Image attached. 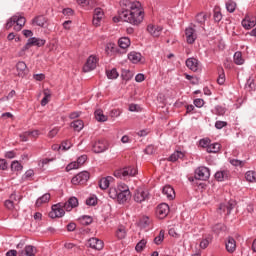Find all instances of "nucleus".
Returning <instances> with one entry per match:
<instances>
[{"mask_svg": "<svg viewBox=\"0 0 256 256\" xmlns=\"http://www.w3.org/2000/svg\"><path fill=\"white\" fill-rule=\"evenodd\" d=\"M162 193L167 197V199H169V201H173V199H175V190L169 185L163 187Z\"/></svg>", "mask_w": 256, "mask_h": 256, "instance_id": "obj_23", "label": "nucleus"}, {"mask_svg": "<svg viewBox=\"0 0 256 256\" xmlns=\"http://www.w3.org/2000/svg\"><path fill=\"white\" fill-rule=\"evenodd\" d=\"M89 177V172L82 171L72 178L71 183H73V185H83V183L89 181Z\"/></svg>", "mask_w": 256, "mask_h": 256, "instance_id": "obj_6", "label": "nucleus"}, {"mask_svg": "<svg viewBox=\"0 0 256 256\" xmlns=\"http://www.w3.org/2000/svg\"><path fill=\"white\" fill-rule=\"evenodd\" d=\"M79 221L81 225H84V226L91 225V223H93V217L84 215L79 218Z\"/></svg>", "mask_w": 256, "mask_h": 256, "instance_id": "obj_40", "label": "nucleus"}, {"mask_svg": "<svg viewBox=\"0 0 256 256\" xmlns=\"http://www.w3.org/2000/svg\"><path fill=\"white\" fill-rule=\"evenodd\" d=\"M212 231L215 235H221V233H225V231H227V226L223 223H218L212 226Z\"/></svg>", "mask_w": 256, "mask_h": 256, "instance_id": "obj_29", "label": "nucleus"}, {"mask_svg": "<svg viewBox=\"0 0 256 256\" xmlns=\"http://www.w3.org/2000/svg\"><path fill=\"white\" fill-rule=\"evenodd\" d=\"M106 75L108 79H117V77H119V72H117L116 68H113L111 70H107Z\"/></svg>", "mask_w": 256, "mask_h": 256, "instance_id": "obj_44", "label": "nucleus"}, {"mask_svg": "<svg viewBox=\"0 0 256 256\" xmlns=\"http://www.w3.org/2000/svg\"><path fill=\"white\" fill-rule=\"evenodd\" d=\"M65 215V210L63 209V205L61 203L52 205V211L49 213V217L51 219H57L59 217H63Z\"/></svg>", "mask_w": 256, "mask_h": 256, "instance_id": "obj_7", "label": "nucleus"}, {"mask_svg": "<svg viewBox=\"0 0 256 256\" xmlns=\"http://www.w3.org/2000/svg\"><path fill=\"white\" fill-rule=\"evenodd\" d=\"M233 209H235V204L232 202L222 203L219 206L218 213H220V215H223V213H225V215H231Z\"/></svg>", "mask_w": 256, "mask_h": 256, "instance_id": "obj_12", "label": "nucleus"}, {"mask_svg": "<svg viewBox=\"0 0 256 256\" xmlns=\"http://www.w3.org/2000/svg\"><path fill=\"white\" fill-rule=\"evenodd\" d=\"M120 49H128L131 46V39L129 37H122L118 40Z\"/></svg>", "mask_w": 256, "mask_h": 256, "instance_id": "obj_32", "label": "nucleus"}, {"mask_svg": "<svg viewBox=\"0 0 256 256\" xmlns=\"http://www.w3.org/2000/svg\"><path fill=\"white\" fill-rule=\"evenodd\" d=\"M235 65H243L245 63V59H243V54L241 51H237L233 56Z\"/></svg>", "mask_w": 256, "mask_h": 256, "instance_id": "obj_35", "label": "nucleus"}, {"mask_svg": "<svg viewBox=\"0 0 256 256\" xmlns=\"http://www.w3.org/2000/svg\"><path fill=\"white\" fill-rule=\"evenodd\" d=\"M165 241V230H160L159 235L154 238L155 245H161Z\"/></svg>", "mask_w": 256, "mask_h": 256, "instance_id": "obj_39", "label": "nucleus"}, {"mask_svg": "<svg viewBox=\"0 0 256 256\" xmlns=\"http://www.w3.org/2000/svg\"><path fill=\"white\" fill-rule=\"evenodd\" d=\"M14 21H16V25L14 26V31H21L25 26V17L14 15Z\"/></svg>", "mask_w": 256, "mask_h": 256, "instance_id": "obj_22", "label": "nucleus"}, {"mask_svg": "<svg viewBox=\"0 0 256 256\" xmlns=\"http://www.w3.org/2000/svg\"><path fill=\"white\" fill-rule=\"evenodd\" d=\"M245 179L249 183H256V171L249 170L245 173Z\"/></svg>", "mask_w": 256, "mask_h": 256, "instance_id": "obj_37", "label": "nucleus"}, {"mask_svg": "<svg viewBox=\"0 0 256 256\" xmlns=\"http://www.w3.org/2000/svg\"><path fill=\"white\" fill-rule=\"evenodd\" d=\"M142 57L143 56L141 55V53L135 52V51L130 52L128 54L129 61H131V63H134V64L140 63Z\"/></svg>", "mask_w": 256, "mask_h": 256, "instance_id": "obj_28", "label": "nucleus"}, {"mask_svg": "<svg viewBox=\"0 0 256 256\" xmlns=\"http://www.w3.org/2000/svg\"><path fill=\"white\" fill-rule=\"evenodd\" d=\"M169 215V205L167 203H161L156 208V216L158 219H165Z\"/></svg>", "mask_w": 256, "mask_h": 256, "instance_id": "obj_10", "label": "nucleus"}, {"mask_svg": "<svg viewBox=\"0 0 256 256\" xmlns=\"http://www.w3.org/2000/svg\"><path fill=\"white\" fill-rule=\"evenodd\" d=\"M33 25H37L38 27H45V23H47V19H45V16L40 15V16H36L33 20H32Z\"/></svg>", "mask_w": 256, "mask_h": 256, "instance_id": "obj_33", "label": "nucleus"}, {"mask_svg": "<svg viewBox=\"0 0 256 256\" xmlns=\"http://www.w3.org/2000/svg\"><path fill=\"white\" fill-rule=\"evenodd\" d=\"M186 67L196 73V71H199V60L196 58H188L186 60Z\"/></svg>", "mask_w": 256, "mask_h": 256, "instance_id": "obj_18", "label": "nucleus"}, {"mask_svg": "<svg viewBox=\"0 0 256 256\" xmlns=\"http://www.w3.org/2000/svg\"><path fill=\"white\" fill-rule=\"evenodd\" d=\"M193 104L195 105V107H197L198 109H201V107H203V105H205V101L201 98H197L193 101Z\"/></svg>", "mask_w": 256, "mask_h": 256, "instance_id": "obj_59", "label": "nucleus"}, {"mask_svg": "<svg viewBox=\"0 0 256 256\" xmlns=\"http://www.w3.org/2000/svg\"><path fill=\"white\" fill-rule=\"evenodd\" d=\"M63 207L66 211H71L75 209V207H79V200L75 196L70 197L68 201L63 204Z\"/></svg>", "mask_w": 256, "mask_h": 256, "instance_id": "obj_17", "label": "nucleus"}, {"mask_svg": "<svg viewBox=\"0 0 256 256\" xmlns=\"http://www.w3.org/2000/svg\"><path fill=\"white\" fill-rule=\"evenodd\" d=\"M206 20H207V16L204 13H199L196 16L197 23H200L201 25H203V23H205Z\"/></svg>", "mask_w": 256, "mask_h": 256, "instance_id": "obj_54", "label": "nucleus"}, {"mask_svg": "<svg viewBox=\"0 0 256 256\" xmlns=\"http://www.w3.org/2000/svg\"><path fill=\"white\" fill-rule=\"evenodd\" d=\"M214 127L215 129L221 130L223 129V127H227V121L218 120L215 122Z\"/></svg>", "mask_w": 256, "mask_h": 256, "instance_id": "obj_55", "label": "nucleus"}, {"mask_svg": "<svg viewBox=\"0 0 256 256\" xmlns=\"http://www.w3.org/2000/svg\"><path fill=\"white\" fill-rule=\"evenodd\" d=\"M45 43V39L31 37L27 40V43L22 47V51H28V49H31V47H43Z\"/></svg>", "mask_w": 256, "mask_h": 256, "instance_id": "obj_4", "label": "nucleus"}, {"mask_svg": "<svg viewBox=\"0 0 256 256\" xmlns=\"http://www.w3.org/2000/svg\"><path fill=\"white\" fill-rule=\"evenodd\" d=\"M229 163L233 167H245V163H247V161L246 160H239V159H230Z\"/></svg>", "mask_w": 256, "mask_h": 256, "instance_id": "obj_42", "label": "nucleus"}, {"mask_svg": "<svg viewBox=\"0 0 256 256\" xmlns=\"http://www.w3.org/2000/svg\"><path fill=\"white\" fill-rule=\"evenodd\" d=\"M70 126L74 131H77L79 133L80 131H83L85 124L83 123V120L78 119L71 122Z\"/></svg>", "mask_w": 256, "mask_h": 256, "instance_id": "obj_30", "label": "nucleus"}, {"mask_svg": "<svg viewBox=\"0 0 256 256\" xmlns=\"http://www.w3.org/2000/svg\"><path fill=\"white\" fill-rule=\"evenodd\" d=\"M62 15H64L65 17H67V19H69V17H73V15H75V10L71 8H64L62 10Z\"/></svg>", "mask_w": 256, "mask_h": 256, "instance_id": "obj_51", "label": "nucleus"}, {"mask_svg": "<svg viewBox=\"0 0 256 256\" xmlns=\"http://www.w3.org/2000/svg\"><path fill=\"white\" fill-rule=\"evenodd\" d=\"M109 149V144L105 140H98L92 145L93 153H105Z\"/></svg>", "mask_w": 256, "mask_h": 256, "instance_id": "obj_8", "label": "nucleus"}, {"mask_svg": "<svg viewBox=\"0 0 256 256\" xmlns=\"http://www.w3.org/2000/svg\"><path fill=\"white\" fill-rule=\"evenodd\" d=\"M183 157H185V154L183 152L175 151L170 155V157L168 158V161L175 163V161H177L178 159H183Z\"/></svg>", "mask_w": 256, "mask_h": 256, "instance_id": "obj_36", "label": "nucleus"}, {"mask_svg": "<svg viewBox=\"0 0 256 256\" xmlns=\"http://www.w3.org/2000/svg\"><path fill=\"white\" fill-rule=\"evenodd\" d=\"M214 177L220 182L227 181L231 177V172L229 170H220L215 173Z\"/></svg>", "mask_w": 256, "mask_h": 256, "instance_id": "obj_21", "label": "nucleus"}, {"mask_svg": "<svg viewBox=\"0 0 256 256\" xmlns=\"http://www.w3.org/2000/svg\"><path fill=\"white\" fill-rule=\"evenodd\" d=\"M104 245L103 241L98 238H90L88 240V247L95 249L96 251H101Z\"/></svg>", "mask_w": 256, "mask_h": 256, "instance_id": "obj_13", "label": "nucleus"}, {"mask_svg": "<svg viewBox=\"0 0 256 256\" xmlns=\"http://www.w3.org/2000/svg\"><path fill=\"white\" fill-rule=\"evenodd\" d=\"M255 25H256L255 17L246 16L245 19L242 20V27H244V29H247V30L253 29Z\"/></svg>", "mask_w": 256, "mask_h": 256, "instance_id": "obj_19", "label": "nucleus"}, {"mask_svg": "<svg viewBox=\"0 0 256 256\" xmlns=\"http://www.w3.org/2000/svg\"><path fill=\"white\" fill-rule=\"evenodd\" d=\"M8 201H12L13 203H15V201H21V196H17L16 192H13L12 194H10Z\"/></svg>", "mask_w": 256, "mask_h": 256, "instance_id": "obj_61", "label": "nucleus"}, {"mask_svg": "<svg viewBox=\"0 0 256 256\" xmlns=\"http://www.w3.org/2000/svg\"><path fill=\"white\" fill-rule=\"evenodd\" d=\"M246 89H248V91L255 90V80L253 78H248L247 79Z\"/></svg>", "mask_w": 256, "mask_h": 256, "instance_id": "obj_49", "label": "nucleus"}, {"mask_svg": "<svg viewBox=\"0 0 256 256\" xmlns=\"http://www.w3.org/2000/svg\"><path fill=\"white\" fill-rule=\"evenodd\" d=\"M116 237L117 239H125L127 237V231L125 230L124 226H120L116 231Z\"/></svg>", "mask_w": 256, "mask_h": 256, "instance_id": "obj_41", "label": "nucleus"}, {"mask_svg": "<svg viewBox=\"0 0 256 256\" xmlns=\"http://www.w3.org/2000/svg\"><path fill=\"white\" fill-rule=\"evenodd\" d=\"M147 31L152 35V37H160L161 33L163 32V26L149 24L147 26Z\"/></svg>", "mask_w": 256, "mask_h": 256, "instance_id": "obj_14", "label": "nucleus"}, {"mask_svg": "<svg viewBox=\"0 0 256 256\" xmlns=\"http://www.w3.org/2000/svg\"><path fill=\"white\" fill-rule=\"evenodd\" d=\"M57 133H59V127H55L52 130H50L49 133H48V137L53 139V137L57 136Z\"/></svg>", "mask_w": 256, "mask_h": 256, "instance_id": "obj_64", "label": "nucleus"}, {"mask_svg": "<svg viewBox=\"0 0 256 256\" xmlns=\"http://www.w3.org/2000/svg\"><path fill=\"white\" fill-rule=\"evenodd\" d=\"M103 15H104L103 9L95 8L93 20H92V23L93 25H95V27H99V25H101V20L103 19Z\"/></svg>", "mask_w": 256, "mask_h": 256, "instance_id": "obj_15", "label": "nucleus"}, {"mask_svg": "<svg viewBox=\"0 0 256 256\" xmlns=\"http://www.w3.org/2000/svg\"><path fill=\"white\" fill-rule=\"evenodd\" d=\"M18 253L20 256H35V247L27 245L23 250H19Z\"/></svg>", "mask_w": 256, "mask_h": 256, "instance_id": "obj_26", "label": "nucleus"}, {"mask_svg": "<svg viewBox=\"0 0 256 256\" xmlns=\"http://www.w3.org/2000/svg\"><path fill=\"white\" fill-rule=\"evenodd\" d=\"M16 70L18 73V77H25L29 71L27 70V64L23 61H20L16 64Z\"/></svg>", "mask_w": 256, "mask_h": 256, "instance_id": "obj_20", "label": "nucleus"}, {"mask_svg": "<svg viewBox=\"0 0 256 256\" xmlns=\"http://www.w3.org/2000/svg\"><path fill=\"white\" fill-rule=\"evenodd\" d=\"M85 161H87V155H82L78 157L76 163L78 164V167H81V165H84Z\"/></svg>", "mask_w": 256, "mask_h": 256, "instance_id": "obj_63", "label": "nucleus"}, {"mask_svg": "<svg viewBox=\"0 0 256 256\" xmlns=\"http://www.w3.org/2000/svg\"><path fill=\"white\" fill-rule=\"evenodd\" d=\"M97 67V57L91 55L88 57L85 65L83 66L84 73H89Z\"/></svg>", "mask_w": 256, "mask_h": 256, "instance_id": "obj_9", "label": "nucleus"}, {"mask_svg": "<svg viewBox=\"0 0 256 256\" xmlns=\"http://www.w3.org/2000/svg\"><path fill=\"white\" fill-rule=\"evenodd\" d=\"M221 149V144L219 143H213V144H209L208 148H207V153H219V150Z\"/></svg>", "mask_w": 256, "mask_h": 256, "instance_id": "obj_38", "label": "nucleus"}, {"mask_svg": "<svg viewBox=\"0 0 256 256\" xmlns=\"http://www.w3.org/2000/svg\"><path fill=\"white\" fill-rule=\"evenodd\" d=\"M13 25H16L15 16H12L6 23V29H11Z\"/></svg>", "mask_w": 256, "mask_h": 256, "instance_id": "obj_62", "label": "nucleus"}, {"mask_svg": "<svg viewBox=\"0 0 256 256\" xmlns=\"http://www.w3.org/2000/svg\"><path fill=\"white\" fill-rule=\"evenodd\" d=\"M49 201H51V194L45 193L36 200L35 205L36 207H41V205H45V203H49Z\"/></svg>", "mask_w": 256, "mask_h": 256, "instance_id": "obj_27", "label": "nucleus"}, {"mask_svg": "<svg viewBox=\"0 0 256 256\" xmlns=\"http://www.w3.org/2000/svg\"><path fill=\"white\" fill-rule=\"evenodd\" d=\"M129 199H131V192H118L116 200L120 205H123V203H127Z\"/></svg>", "mask_w": 256, "mask_h": 256, "instance_id": "obj_25", "label": "nucleus"}, {"mask_svg": "<svg viewBox=\"0 0 256 256\" xmlns=\"http://www.w3.org/2000/svg\"><path fill=\"white\" fill-rule=\"evenodd\" d=\"M194 177L198 181H207L211 177V170H209L208 167L205 166H199L195 171H194Z\"/></svg>", "mask_w": 256, "mask_h": 256, "instance_id": "obj_3", "label": "nucleus"}, {"mask_svg": "<svg viewBox=\"0 0 256 256\" xmlns=\"http://www.w3.org/2000/svg\"><path fill=\"white\" fill-rule=\"evenodd\" d=\"M113 181H114V178L112 176H107L100 179L99 181L100 189H102L103 191H105V189H109V185L113 183Z\"/></svg>", "mask_w": 256, "mask_h": 256, "instance_id": "obj_24", "label": "nucleus"}, {"mask_svg": "<svg viewBox=\"0 0 256 256\" xmlns=\"http://www.w3.org/2000/svg\"><path fill=\"white\" fill-rule=\"evenodd\" d=\"M11 171H23V165L19 161L14 160L11 163Z\"/></svg>", "mask_w": 256, "mask_h": 256, "instance_id": "obj_47", "label": "nucleus"}, {"mask_svg": "<svg viewBox=\"0 0 256 256\" xmlns=\"http://www.w3.org/2000/svg\"><path fill=\"white\" fill-rule=\"evenodd\" d=\"M4 205L9 211H13L15 209V202H12L11 200H6Z\"/></svg>", "mask_w": 256, "mask_h": 256, "instance_id": "obj_58", "label": "nucleus"}, {"mask_svg": "<svg viewBox=\"0 0 256 256\" xmlns=\"http://www.w3.org/2000/svg\"><path fill=\"white\" fill-rule=\"evenodd\" d=\"M118 51L119 48L117 47V45H115V43L106 44L105 52L107 53V55H115V53H117Z\"/></svg>", "mask_w": 256, "mask_h": 256, "instance_id": "obj_31", "label": "nucleus"}, {"mask_svg": "<svg viewBox=\"0 0 256 256\" xmlns=\"http://www.w3.org/2000/svg\"><path fill=\"white\" fill-rule=\"evenodd\" d=\"M7 169H9V164L7 163V160L0 159V170L7 171Z\"/></svg>", "mask_w": 256, "mask_h": 256, "instance_id": "obj_60", "label": "nucleus"}, {"mask_svg": "<svg viewBox=\"0 0 256 256\" xmlns=\"http://www.w3.org/2000/svg\"><path fill=\"white\" fill-rule=\"evenodd\" d=\"M95 115V119L96 121H98L99 123H105V121H107V116H105V114H103V110L98 109L94 112Z\"/></svg>", "mask_w": 256, "mask_h": 256, "instance_id": "obj_34", "label": "nucleus"}, {"mask_svg": "<svg viewBox=\"0 0 256 256\" xmlns=\"http://www.w3.org/2000/svg\"><path fill=\"white\" fill-rule=\"evenodd\" d=\"M146 245H147V240L145 239L140 240L135 247L137 253H141V251L145 249Z\"/></svg>", "mask_w": 256, "mask_h": 256, "instance_id": "obj_45", "label": "nucleus"}, {"mask_svg": "<svg viewBox=\"0 0 256 256\" xmlns=\"http://www.w3.org/2000/svg\"><path fill=\"white\" fill-rule=\"evenodd\" d=\"M143 19H145V11L143 6H141V2L121 0L118 17H114L113 21L114 23L124 21L125 23H130V25H141Z\"/></svg>", "mask_w": 256, "mask_h": 256, "instance_id": "obj_1", "label": "nucleus"}, {"mask_svg": "<svg viewBox=\"0 0 256 256\" xmlns=\"http://www.w3.org/2000/svg\"><path fill=\"white\" fill-rule=\"evenodd\" d=\"M210 144H211V139L209 138H202L199 140L200 147H203L204 149H208Z\"/></svg>", "mask_w": 256, "mask_h": 256, "instance_id": "obj_48", "label": "nucleus"}, {"mask_svg": "<svg viewBox=\"0 0 256 256\" xmlns=\"http://www.w3.org/2000/svg\"><path fill=\"white\" fill-rule=\"evenodd\" d=\"M72 146L71 142L69 140L63 141L60 145L61 149L63 151H69V148Z\"/></svg>", "mask_w": 256, "mask_h": 256, "instance_id": "obj_57", "label": "nucleus"}, {"mask_svg": "<svg viewBox=\"0 0 256 256\" xmlns=\"http://www.w3.org/2000/svg\"><path fill=\"white\" fill-rule=\"evenodd\" d=\"M86 205H89L91 207H94V205H97V196H90L86 199Z\"/></svg>", "mask_w": 256, "mask_h": 256, "instance_id": "obj_52", "label": "nucleus"}, {"mask_svg": "<svg viewBox=\"0 0 256 256\" xmlns=\"http://www.w3.org/2000/svg\"><path fill=\"white\" fill-rule=\"evenodd\" d=\"M186 41L190 45H193L197 39V34H195V29L192 27H188L185 29Z\"/></svg>", "mask_w": 256, "mask_h": 256, "instance_id": "obj_16", "label": "nucleus"}, {"mask_svg": "<svg viewBox=\"0 0 256 256\" xmlns=\"http://www.w3.org/2000/svg\"><path fill=\"white\" fill-rule=\"evenodd\" d=\"M237 8V4L233 0H229L226 2V9L228 13H235V9Z\"/></svg>", "mask_w": 256, "mask_h": 256, "instance_id": "obj_43", "label": "nucleus"}, {"mask_svg": "<svg viewBox=\"0 0 256 256\" xmlns=\"http://www.w3.org/2000/svg\"><path fill=\"white\" fill-rule=\"evenodd\" d=\"M118 195H119V190L117 188H110L109 189L110 199H117Z\"/></svg>", "mask_w": 256, "mask_h": 256, "instance_id": "obj_53", "label": "nucleus"}, {"mask_svg": "<svg viewBox=\"0 0 256 256\" xmlns=\"http://www.w3.org/2000/svg\"><path fill=\"white\" fill-rule=\"evenodd\" d=\"M225 249L228 253H235L237 251V241L233 236H228L225 240Z\"/></svg>", "mask_w": 256, "mask_h": 256, "instance_id": "obj_11", "label": "nucleus"}, {"mask_svg": "<svg viewBox=\"0 0 256 256\" xmlns=\"http://www.w3.org/2000/svg\"><path fill=\"white\" fill-rule=\"evenodd\" d=\"M79 164L77 162H71L70 164H68L66 166V171L69 172V171H73V169H79Z\"/></svg>", "mask_w": 256, "mask_h": 256, "instance_id": "obj_56", "label": "nucleus"}, {"mask_svg": "<svg viewBox=\"0 0 256 256\" xmlns=\"http://www.w3.org/2000/svg\"><path fill=\"white\" fill-rule=\"evenodd\" d=\"M214 113H215V115H218V116L225 115V113H226L225 107L220 106V105L215 106Z\"/></svg>", "mask_w": 256, "mask_h": 256, "instance_id": "obj_50", "label": "nucleus"}, {"mask_svg": "<svg viewBox=\"0 0 256 256\" xmlns=\"http://www.w3.org/2000/svg\"><path fill=\"white\" fill-rule=\"evenodd\" d=\"M137 169L133 166H126L114 172V177L117 179H127V177H135Z\"/></svg>", "mask_w": 256, "mask_h": 256, "instance_id": "obj_2", "label": "nucleus"}, {"mask_svg": "<svg viewBox=\"0 0 256 256\" xmlns=\"http://www.w3.org/2000/svg\"><path fill=\"white\" fill-rule=\"evenodd\" d=\"M117 189L118 193H131V190H129V186L125 183H119Z\"/></svg>", "mask_w": 256, "mask_h": 256, "instance_id": "obj_46", "label": "nucleus"}, {"mask_svg": "<svg viewBox=\"0 0 256 256\" xmlns=\"http://www.w3.org/2000/svg\"><path fill=\"white\" fill-rule=\"evenodd\" d=\"M134 201L136 203H143L149 201V190L145 188H138L134 193Z\"/></svg>", "mask_w": 256, "mask_h": 256, "instance_id": "obj_5", "label": "nucleus"}]
</instances>
